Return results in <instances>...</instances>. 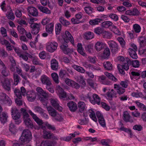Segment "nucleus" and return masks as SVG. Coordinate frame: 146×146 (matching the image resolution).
I'll return each instance as SVG.
<instances>
[{
	"label": "nucleus",
	"instance_id": "1",
	"mask_svg": "<svg viewBox=\"0 0 146 146\" xmlns=\"http://www.w3.org/2000/svg\"><path fill=\"white\" fill-rule=\"evenodd\" d=\"M113 88L114 90L112 89L110 92H108L107 93L106 95L109 98L111 99L114 97H116L117 94L121 95L125 92V89L121 88L119 84H114Z\"/></svg>",
	"mask_w": 146,
	"mask_h": 146
},
{
	"label": "nucleus",
	"instance_id": "16",
	"mask_svg": "<svg viewBox=\"0 0 146 146\" xmlns=\"http://www.w3.org/2000/svg\"><path fill=\"white\" fill-rule=\"evenodd\" d=\"M123 120L126 122H130L132 123L133 122V120L132 119L129 113L127 111L124 112L123 115Z\"/></svg>",
	"mask_w": 146,
	"mask_h": 146
},
{
	"label": "nucleus",
	"instance_id": "49",
	"mask_svg": "<svg viewBox=\"0 0 146 146\" xmlns=\"http://www.w3.org/2000/svg\"><path fill=\"white\" fill-rule=\"evenodd\" d=\"M9 130L13 134H15L17 132V129L14 125L12 123H11L10 125Z\"/></svg>",
	"mask_w": 146,
	"mask_h": 146
},
{
	"label": "nucleus",
	"instance_id": "36",
	"mask_svg": "<svg viewBox=\"0 0 146 146\" xmlns=\"http://www.w3.org/2000/svg\"><path fill=\"white\" fill-rule=\"evenodd\" d=\"M101 21H102V20L100 19L97 18L91 20L89 21L90 24L92 25H98L99 23H100Z\"/></svg>",
	"mask_w": 146,
	"mask_h": 146
},
{
	"label": "nucleus",
	"instance_id": "42",
	"mask_svg": "<svg viewBox=\"0 0 146 146\" xmlns=\"http://www.w3.org/2000/svg\"><path fill=\"white\" fill-rule=\"evenodd\" d=\"M133 28L134 31L136 33H139L141 31V27L138 24H135L133 25Z\"/></svg>",
	"mask_w": 146,
	"mask_h": 146
},
{
	"label": "nucleus",
	"instance_id": "25",
	"mask_svg": "<svg viewBox=\"0 0 146 146\" xmlns=\"http://www.w3.org/2000/svg\"><path fill=\"white\" fill-rule=\"evenodd\" d=\"M7 117L8 116L7 113L4 112L0 113V120L2 123H4L6 122Z\"/></svg>",
	"mask_w": 146,
	"mask_h": 146
},
{
	"label": "nucleus",
	"instance_id": "59",
	"mask_svg": "<svg viewBox=\"0 0 146 146\" xmlns=\"http://www.w3.org/2000/svg\"><path fill=\"white\" fill-rule=\"evenodd\" d=\"M132 64L133 67L135 68L138 67L139 66V62L137 60H135L132 61Z\"/></svg>",
	"mask_w": 146,
	"mask_h": 146
},
{
	"label": "nucleus",
	"instance_id": "21",
	"mask_svg": "<svg viewBox=\"0 0 146 146\" xmlns=\"http://www.w3.org/2000/svg\"><path fill=\"white\" fill-rule=\"evenodd\" d=\"M9 10L6 14V16L9 19L12 20H14L15 19V16L13 11L9 6Z\"/></svg>",
	"mask_w": 146,
	"mask_h": 146
},
{
	"label": "nucleus",
	"instance_id": "23",
	"mask_svg": "<svg viewBox=\"0 0 146 146\" xmlns=\"http://www.w3.org/2000/svg\"><path fill=\"white\" fill-rule=\"evenodd\" d=\"M38 8L42 13L46 14H50L51 13L50 11L48 8L46 7L39 6L38 7Z\"/></svg>",
	"mask_w": 146,
	"mask_h": 146
},
{
	"label": "nucleus",
	"instance_id": "31",
	"mask_svg": "<svg viewBox=\"0 0 146 146\" xmlns=\"http://www.w3.org/2000/svg\"><path fill=\"white\" fill-rule=\"evenodd\" d=\"M13 78L14 81V84L15 85H17L20 80V77L19 75L15 73L13 74Z\"/></svg>",
	"mask_w": 146,
	"mask_h": 146
},
{
	"label": "nucleus",
	"instance_id": "15",
	"mask_svg": "<svg viewBox=\"0 0 146 146\" xmlns=\"http://www.w3.org/2000/svg\"><path fill=\"white\" fill-rule=\"evenodd\" d=\"M23 121L24 124L27 127L31 129L35 128L33 121L30 118L24 119Z\"/></svg>",
	"mask_w": 146,
	"mask_h": 146
},
{
	"label": "nucleus",
	"instance_id": "53",
	"mask_svg": "<svg viewBox=\"0 0 146 146\" xmlns=\"http://www.w3.org/2000/svg\"><path fill=\"white\" fill-rule=\"evenodd\" d=\"M143 129V127L140 124L135 125L133 127V129L139 131H141Z\"/></svg>",
	"mask_w": 146,
	"mask_h": 146
},
{
	"label": "nucleus",
	"instance_id": "64",
	"mask_svg": "<svg viewBox=\"0 0 146 146\" xmlns=\"http://www.w3.org/2000/svg\"><path fill=\"white\" fill-rule=\"evenodd\" d=\"M79 82L80 84H81V86H84L86 85L85 81L83 79V77L82 76H79Z\"/></svg>",
	"mask_w": 146,
	"mask_h": 146
},
{
	"label": "nucleus",
	"instance_id": "7",
	"mask_svg": "<svg viewBox=\"0 0 146 146\" xmlns=\"http://www.w3.org/2000/svg\"><path fill=\"white\" fill-rule=\"evenodd\" d=\"M40 80L43 84L46 85V86H51L52 85L50 79L45 75H43L41 76Z\"/></svg>",
	"mask_w": 146,
	"mask_h": 146
},
{
	"label": "nucleus",
	"instance_id": "46",
	"mask_svg": "<svg viewBox=\"0 0 146 146\" xmlns=\"http://www.w3.org/2000/svg\"><path fill=\"white\" fill-rule=\"evenodd\" d=\"M3 68H2L1 73L2 74L5 76H7L9 74V71L7 70V68L5 65L4 66H2Z\"/></svg>",
	"mask_w": 146,
	"mask_h": 146
},
{
	"label": "nucleus",
	"instance_id": "17",
	"mask_svg": "<svg viewBox=\"0 0 146 146\" xmlns=\"http://www.w3.org/2000/svg\"><path fill=\"white\" fill-rule=\"evenodd\" d=\"M67 106L72 111H74L77 109L76 104L72 101L70 102L67 104Z\"/></svg>",
	"mask_w": 146,
	"mask_h": 146
},
{
	"label": "nucleus",
	"instance_id": "37",
	"mask_svg": "<svg viewBox=\"0 0 146 146\" xmlns=\"http://www.w3.org/2000/svg\"><path fill=\"white\" fill-rule=\"evenodd\" d=\"M139 42L140 44L141 45H145L146 44V39L145 36H140L138 38Z\"/></svg>",
	"mask_w": 146,
	"mask_h": 146
},
{
	"label": "nucleus",
	"instance_id": "11",
	"mask_svg": "<svg viewBox=\"0 0 146 146\" xmlns=\"http://www.w3.org/2000/svg\"><path fill=\"white\" fill-rule=\"evenodd\" d=\"M40 25V24L37 23H34L31 25V27L32 29L31 31L32 34L36 35L39 32Z\"/></svg>",
	"mask_w": 146,
	"mask_h": 146
},
{
	"label": "nucleus",
	"instance_id": "30",
	"mask_svg": "<svg viewBox=\"0 0 146 146\" xmlns=\"http://www.w3.org/2000/svg\"><path fill=\"white\" fill-rule=\"evenodd\" d=\"M104 66L105 69L107 70H111L113 68V66L111 64L109 61L104 62Z\"/></svg>",
	"mask_w": 146,
	"mask_h": 146
},
{
	"label": "nucleus",
	"instance_id": "27",
	"mask_svg": "<svg viewBox=\"0 0 146 146\" xmlns=\"http://www.w3.org/2000/svg\"><path fill=\"white\" fill-rule=\"evenodd\" d=\"M94 34L91 32H87L84 34V38L86 40L92 39L94 38Z\"/></svg>",
	"mask_w": 146,
	"mask_h": 146
},
{
	"label": "nucleus",
	"instance_id": "12",
	"mask_svg": "<svg viewBox=\"0 0 146 146\" xmlns=\"http://www.w3.org/2000/svg\"><path fill=\"white\" fill-rule=\"evenodd\" d=\"M28 112L34 120L39 126H41L43 124L42 120L39 119L35 114L33 113L31 110L28 111Z\"/></svg>",
	"mask_w": 146,
	"mask_h": 146
},
{
	"label": "nucleus",
	"instance_id": "14",
	"mask_svg": "<svg viewBox=\"0 0 146 146\" xmlns=\"http://www.w3.org/2000/svg\"><path fill=\"white\" fill-rule=\"evenodd\" d=\"M27 11L29 14L33 17H36L38 15L37 10L35 7H29L28 8Z\"/></svg>",
	"mask_w": 146,
	"mask_h": 146
},
{
	"label": "nucleus",
	"instance_id": "38",
	"mask_svg": "<svg viewBox=\"0 0 146 146\" xmlns=\"http://www.w3.org/2000/svg\"><path fill=\"white\" fill-rule=\"evenodd\" d=\"M84 9L85 12L89 15H90L93 12V9L90 6L85 7Z\"/></svg>",
	"mask_w": 146,
	"mask_h": 146
},
{
	"label": "nucleus",
	"instance_id": "33",
	"mask_svg": "<svg viewBox=\"0 0 146 146\" xmlns=\"http://www.w3.org/2000/svg\"><path fill=\"white\" fill-rule=\"evenodd\" d=\"M62 25L58 23H56L55 27V31L56 35H59L61 30Z\"/></svg>",
	"mask_w": 146,
	"mask_h": 146
},
{
	"label": "nucleus",
	"instance_id": "50",
	"mask_svg": "<svg viewBox=\"0 0 146 146\" xmlns=\"http://www.w3.org/2000/svg\"><path fill=\"white\" fill-rule=\"evenodd\" d=\"M8 56V54L7 52L3 49H1L0 50V57L2 58H4L7 57Z\"/></svg>",
	"mask_w": 146,
	"mask_h": 146
},
{
	"label": "nucleus",
	"instance_id": "51",
	"mask_svg": "<svg viewBox=\"0 0 146 146\" xmlns=\"http://www.w3.org/2000/svg\"><path fill=\"white\" fill-rule=\"evenodd\" d=\"M113 24L112 22L110 21H106L103 22L102 24V26L105 28H108Z\"/></svg>",
	"mask_w": 146,
	"mask_h": 146
},
{
	"label": "nucleus",
	"instance_id": "45",
	"mask_svg": "<svg viewBox=\"0 0 146 146\" xmlns=\"http://www.w3.org/2000/svg\"><path fill=\"white\" fill-rule=\"evenodd\" d=\"M51 76L55 82L56 84H58L59 83L58 77L57 74L53 73L51 74Z\"/></svg>",
	"mask_w": 146,
	"mask_h": 146
},
{
	"label": "nucleus",
	"instance_id": "63",
	"mask_svg": "<svg viewBox=\"0 0 146 146\" xmlns=\"http://www.w3.org/2000/svg\"><path fill=\"white\" fill-rule=\"evenodd\" d=\"M0 31L3 37H6L7 36L6 30L4 27H2L1 28Z\"/></svg>",
	"mask_w": 146,
	"mask_h": 146
},
{
	"label": "nucleus",
	"instance_id": "41",
	"mask_svg": "<svg viewBox=\"0 0 146 146\" xmlns=\"http://www.w3.org/2000/svg\"><path fill=\"white\" fill-rule=\"evenodd\" d=\"M19 56L20 57L22 58L23 59L26 61H27L28 60V57L31 58L32 57V56L29 54L27 53L26 55L19 54Z\"/></svg>",
	"mask_w": 146,
	"mask_h": 146
},
{
	"label": "nucleus",
	"instance_id": "10",
	"mask_svg": "<svg viewBox=\"0 0 146 146\" xmlns=\"http://www.w3.org/2000/svg\"><path fill=\"white\" fill-rule=\"evenodd\" d=\"M51 104L55 109L58 110L59 111H62V108L59 105L58 100L56 99L51 98L50 100Z\"/></svg>",
	"mask_w": 146,
	"mask_h": 146
},
{
	"label": "nucleus",
	"instance_id": "48",
	"mask_svg": "<svg viewBox=\"0 0 146 146\" xmlns=\"http://www.w3.org/2000/svg\"><path fill=\"white\" fill-rule=\"evenodd\" d=\"M8 96L4 93H2L0 94V103L3 104Z\"/></svg>",
	"mask_w": 146,
	"mask_h": 146
},
{
	"label": "nucleus",
	"instance_id": "8",
	"mask_svg": "<svg viewBox=\"0 0 146 146\" xmlns=\"http://www.w3.org/2000/svg\"><path fill=\"white\" fill-rule=\"evenodd\" d=\"M96 114L100 124L103 127H106V123L102 114L99 111H97Z\"/></svg>",
	"mask_w": 146,
	"mask_h": 146
},
{
	"label": "nucleus",
	"instance_id": "55",
	"mask_svg": "<svg viewBox=\"0 0 146 146\" xmlns=\"http://www.w3.org/2000/svg\"><path fill=\"white\" fill-rule=\"evenodd\" d=\"M14 92L15 93L16 96L19 98L21 99L22 98V94L20 92V90L19 89H16L15 90Z\"/></svg>",
	"mask_w": 146,
	"mask_h": 146
},
{
	"label": "nucleus",
	"instance_id": "62",
	"mask_svg": "<svg viewBox=\"0 0 146 146\" xmlns=\"http://www.w3.org/2000/svg\"><path fill=\"white\" fill-rule=\"evenodd\" d=\"M112 31L116 34L118 35H120L121 33L116 27L115 26H112Z\"/></svg>",
	"mask_w": 146,
	"mask_h": 146
},
{
	"label": "nucleus",
	"instance_id": "60",
	"mask_svg": "<svg viewBox=\"0 0 146 146\" xmlns=\"http://www.w3.org/2000/svg\"><path fill=\"white\" fill-rule=\"evenodd\" d=\"M58 95L60 99L63 100H64L65 98H66L67 97L66 93L64 91L59 94Z\"/></svg>",
	"mask_w": 146,
	"mask_h": 146
},
{
	"label": "nucleus",
	"instance_id": "54",
	"mask_svg": "<svg viewBox=\"0 0 146 146\" xmlns=\"http://www.w3.org/2000/svg\"><path fill=\"white\" fill-rule=\"evenodd\" d=\"M139 52L140 55L144 54H146V48L145 46H140L139 49Z\"/></svg>",
	"mask_w": 146,
	"mask_h": 146
},
{
	"label": "nucleus",
	"instance_id": "61",
	"mask_svg": "<svg viewBox=\"0 0 146 146\" xmlns=\"http://www.w3.org/2000/svg\"><path fill=\"white\" fill-rule=\"evenodd\" d=\"M35 111L40 114L43 113L44 112V110L40 107L37 106H36L34 109Z\"/></svg>",
	"mask_w": 146,
	"mask_h": 146
},
{
	"label": "nucleus",
	"instance_id": "35",
	"mask_svg": "<svg viewBox=\"0 0 146 146\" xmlns=\"http://www.w3.org/2000/svg\"><path fill=\"white\" fill-rule=\"evenodd\" d=\"M43 133L42 136L45 139H50L52 133L44 130H43Z\"/></svg>",
	"mask_w": 146,
	"mask_h": 146
},
{
	"label": "nucleus",
	"instance_id": "58",
	"mask_svg": "<svg viewBox=\"0 0 146 146\" xmlns=\"http://www.w3.org/2000/svg\"><path fill=\"white\" fill-rule=\"evenodd\" d=\"M65 83L68 86H72L74 81L69 78H66L64 80Z\"/></svg>",
	"mask_w": 146,
	"mask_h": 146
},
{
	"label": "nucleus",
	"instance_id": "44",
	"mask_svg": "<svg viewBox=\"0 0 146 146\" xmlns=\"http://www.w3.org/2000/svg\"><path fill=\"white\" fill-rule=\"evenodd\" d=\"M89 113H90L89 116L90 118L94 121L97 122V119L96 118L95 113L94 111L91 110H89Z\"/></svg>",
	"mask_w": 146,
	"mask_h": 146
},
{
	"label": "nucleus",
	"instance_id": "13",
	"mask_svg": "<svg viewBox=\"0 0 146 146\" xmlns=\"http://www.w3.org/2000/svg\"><path fill=\"white\" fill-rule=\"evenodd\" d=\"M27 98L28 101L33 102L36 98V94L33 91H30L27 92Z\"/></svg>",
	"mask_w": 146,
	"mask_h": 146
},
{
	"label": "nucleus",
	"instance_id": "4",
	"mask_svg": "<svg viewBox=\"0 0 146 146\" xmlns=\"http://www.w3.org/2000/svg\"><path fill=\"white\" fill-rule=\"evenodd\" d=\"M11 111L12 118L15 120V123L17 124H19L21 123V120L20 119L21 115L19 110L16 107H13L11 109Z\"/></svg>",
	"mask_w": 146,
	"mask_h": 146
},
{
	"label": "nucleus",
	"instance_id": "5",
	"mask_svg": "<svg viewBox=\"0 0 146 146\" xmlns=\"http://www.w3.org/2000/svg\"><path fill=\"white\" fill-rule=\"evenodd\" d=\"M88 98L89 99L90 102L94 105L96 104L98 105L100 104V98L99 96L96 94H93L91 96H90L89 94H88Z\"/></svg>",
	"mask_w": 146,
	"mask_h": 146
},
{
	"label": "nucleus",
	"instance_id": "22",
	"mask_svg": "<svg viewBox=\"0 0 146 146\" xmlns=\"http://www.w3.org/2000/svg\"><path fill=\"white\" fill-rule=\"evenodd\" d=\"M59 21L60 23L61 24L66 27H67L70 24L69 21L66 20L63 17H60L59 18Z\"/></svg>",
	"mask_w": 146,
	"mask_h": 146
},
{
	"label": "nucleus",
	"instance_id": "3",
	"mask_svg": "<svg viewBox=\"0 0 146 146\" xmlns=\"http://www.w3.org/2000/svg\"><path fill=\"white\" fill-rule=\"evenodd\" d=\"M39 98L42 103H45L44 105L46 106L47 104L45 102V99L48 98L49 94L44 90L41 88L38 87L36 88Z\"/></svg>",
	"mask_w": 146,
	"mask_h": 146
},
{
	"label": "nucleus",
	"instance_id": "34",
	"mask_svg": "<svg viewBox=\"0 0 146 146\" xmlns=\"http://www.w3.org/2000/svg\"><path fill=\"white\" fill-rule=\"evenodd\" d=\"M72 66L74 69L79 72L84 73L85 71V70L80 66L74 64Z\"/></svg>",
	"mask_w": 146,
	"mask_h": 146
},
{
	"label": "nucleus",
	"instance_id": "19",
	"mask_svg": "<svg viewBox=\"0 0 146 146\" xmlns=\"http://www.w3.org/2000/svg\"><path fill=\"white\" fill-rule=\"evenodd\" d=\"M50 66L53 70H56L58 67V63L55 59H53L51 61Z\"/></svg>",
	"mask_w": 146,
	"mask_h": 146
},
{
	"label": "nucleus",
	"instance_id": "6",
	"mask_svg": "<svg viewBox=\"0 0 146 146\" xmlns=\"http://www.w3.org/2000/svg\"><path fill=\"white\" fill-rule=\"evenodd\" d=\"M12 79L5 78L3 80L1 81L2 86L6 90L9 91L11 90V82H12Z\"/></svg>",
	"mask_w": 146,
	"mask_h": 146
},
{
	"label": "nucleus",
	"instance_id": "52",
	"mask_svg": "<svg viewBox=\"0 0 146 146\" xmlns=\"http://www.w3.org/2000/svg\"><path fill=\"white\" fill-rule=\"evenodd\" d=\"M46 48L48 51L52 52L57 49V46H46Z\"/></svg>",
	"mask_w": 146,
	"mask_h": 146
},
{
	"label": "nucleus",
	"instance_id": "57",
	"mask_svg": "<svg viewBox=\"0 0 146 146\" xmlns=\"http://www.w3.org/2000/svg\"><path fill=\"white\" fill-rule=\"evenodd\" d=\"M103 30L102 28L100 27H97L95 28L94 29V32L97 34L100 35L102 33Z\"/></svg>",
	"mask_w": 146,
	"mask_h": 146
},
{
	"label": "nucleus",
	"instance_id": "39",
	"mask_svg": "<svg viewBox=\"0 0 146 146\" xmlns=\"http://www.w3.org/2000/svg\"><path fill=\"white\" fill-rule=\"evenodd\" d=\"M128 80H125L121 81L119 84V85L121 88L125 89V88L127 87L128 86Z\"/></svg>",
	"mask_w": 146,
	"mask_h": 146
},
{
	"label": "nucleus",
	"instance_id": "29",
	"mask_svg": "<svg viewBox=\"0 0 146 146\" xmlns=\"http://www.w3.org/2000/svg\"><path fill=\"white\" fill-rule=\"evenodd\" d=\"M40 58L42 59L46 58H50V56L48 54L46 53L45 51H42L40 52L39 54Z\"/></svg>",
	"mask_w": 146,
	"mask_h": 146
},
{
	"label": "nucleus",
	"instance_id": "28",
	"mask_svg": "<svg viewBox=\"0 0 146 146\" xmlns=\"http://www.w3.org/2000/svg\"><path fill=\"white\" fill-rule=\"evenodd\" d=\"M110 54V49L107 48L104 50L102 57L104 59H106L108 58Z\"/></svg>",
	"mask_w": 146,
	"mask_h": 146
},
{
	"label": "nucleus",
	"instance_id": "20",
	"mask_svg": "<svg viewBox=\"0 0 146 146\" xmlns=\"http://www.w3.org/2000/svg\"><path fill=\"white\" fill-rule=\"evenodd\" d=\"M54 23H50L47 24L46 27V32L49 34H51L54 29Z\"/></svg>",
	"mask_w": 146,
	"mask_h": 146
},
{
	"label": "nucleus",
	"instance_id": "43",
	"mask_svg": "<svg viewBox=\"0 0 146 146\" xmlns=\"http://www.w3.org/2000/svg\"><path fill=\"white\" fill-rule=\"evenodd\" d=\"M68 47V46H60L61 49L65 54H68L71 51V50Z\"/></svg>",
	"mask_w": 146,
	"mask_h": 146
},
{
	"label": "nucleus",
	"instance_id": "24",
	"mask_svg": "<svg viewBox=\"0 0 146 146\" xmlns=\"http://www.w3.org/2000/svg\"><path fill=\"white\" fill-rule=\"evenodd\" d=\"M78 105L79 108V112L82 113L86 106L84 102L81 101L78 103Z\"/></svg>",
	"mask_w": 146,
	"mask_h": 146
},
{
	"label": "nucleus",
	"instance_id": "9",
	"mask_svg": "<svg viewBox=\"0 0 146 146\" xmlns=\"http://www.w3.org/2000/svg\"><path fill=\"white\" fill-rule=\"evenodd\" d=\"M132 47L129 48L128 52L130 56L133 59H136L137 58V55L136 52L137 51V46H132Z\"/></svg>",
	"mask_w": 146,
	"mask_h": 146
},
{
	"label": "nucleus",
	"instance_id": "18",
	"mask_svg": "<svg viewBox=\"0 0 146 146\" xmlns=\"http://www.w3.org/2000/svg\"><path fill=\"white\" fill-rule=\"evenodd\" d=\"M47 110L50 115L52 117H54L58 113L51 106H46Z\"/></svg>",
	"mask_w": 146,
	"mask_h": 146
},
{
	"label": "nucleus",
	"instance_id": "56",
	"mask_svg": "<svg viewBox=\"0 0 146 146\" xmlns=\"http://www.w3.org/2000/svg\"><path fill=\"white\" fill-rule=\"evenodd\" d=\"M135 103L138 106L141 108L143 110L146 111V107L143 104L138 101H136Z\"/></svg>",
	"mask_w": 146,
	"mask_h": 146
},
{
	"label": "nucleus",
	"instance_id": "47",
	"mask_svg": "<svg viewBox=\"0 0 146 146\" xmlns=\"http://www.w3.org/2000/svg\"><path fill=\"white\" fill-rule=\"evenodd\" d=\"M102 35L103 37L104 38H109L112 37L111 33L108 31H103Z\"/></svg>",
	"mask_w": 146,
	"mask_h": 146
},
{
	"label": "nucleus",
	"instance_id": "2",
	"mask_svg": "<svg viewBox=\"0 0 146 146\" xmlns=\"http://www.w3.org/2000/svg\"><path fill=\"white\" fill-rule=\"evenodd\" d=\"M32 137L31 133L29 129L24 130L19 139L21 144L24 145L28 143L31 140Z\"/></svg>",
	"mask_w": 146,
	"mask_h": 146
},
{
	"label": "nucleus",
	"instance_id": "32",
	"mask_svg": "<svg viewBox=\"0 0 146 146\" xmlns=\"http://www.w3.org/2000/svg\"><path fill=\"white\" fill-rule=\"evenodd\" d=\"M104 74L108 78L114 82H117V79L114 77L111 74L107 72H104Z\"/></svg>",
	"mask_w": 146,
	"mask_h": 146
},
{
	"label": "nucleus",
	"instance_id": "40",
	"mask_svg": "<svg viewBox=\"0 0 146 146\" xmlns=\"http://www.w3.org/2000/svg\"><path fill=\"white\" fill-rule=\"evenodd\" d=\"M108 16L110 19L115 21H117L119 19L118 16L114 13H110L108 14Z\"/></svg>",
	"mask_w": 146,
	"mask_h": 146
},
{
	"label": "nucleus",
	"instance_id": "26",
	"mask_svg": "<svg viewBox=\"0 0 146 146\" xmlns=\"http://www.w3.org/2000/svg\"><path fill=\"white\" fill-rule=\"evenodd\" d=\"M21 111L23 116V120L29 118L30 116L25 109L21 108Z\"/></svg>",
	"mask_w": 146,
	"mask_h": 146
}]
</instances>
